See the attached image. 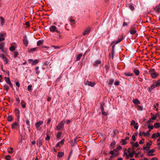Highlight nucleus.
I'll return each mask as SVG.
<instances>
[{
    "mask_svg": "<svg viewBox=\"0 0 160 160\" xmlns=\"http://www.w3.org/2000/svg\"><path fill=\"white\" fill-rule=\"evenodd\" d=\"M149 73H150L152 78H155L158 75V74L156 72L155 70L153 68L150 69Z\"/></svg>",
    "mask_w": 160,
    "mask_h": 160,
    "instance_id": "nucleus-1",
    "label": "nucleus"
},
{
    "mask_svg": "<svg viewBox=\"0 0 160 160\" xmlns=\"http://www.w3.org/2000/svg\"><path fill=\"white\" fill-rule=\"evenodd\" d=\"M65 123V121L63 120L61 121L60 123L57 126V129L58 130H60L63 127Z\"/></svg>",
    "mask_w": 160,
    "mask_h": 160,
    "instance_id": "nucleus-2",
    "label": "nucleus"
},
{
    "mask_svg": "<svg viewBox=\"0 0 160 160\" xmlns=\"http://www.w3.org/2000/svg\"><path fill=\"white\" fill-rule=\"evenodd\" d=\"M5 44L4 42H1L0 43V49L4 53L6 52V50L4 49Z\"/></svg>",
    "mask_w": 160,
    "mask_h": 160,
    "instance_id": "nucleus-3",
    "label": "nucleus"
},
{
    "mask_svg": "<svg viewBox=\"0 0 160 160\" xmlns=\"http://www.w3.org/2000/svg\"><path fill=\"white\" fill-rule=\"evenodd\" d=\"M5 79L6 82L9 84L11 87H12L13 85L11 82L10 80L8 77H5Z\"/></svg>",
    "mask_w": 160,
    "mask_h": 160,
    "instance_id": "nucleus-4",
    "label": "nucleus"
},
{
    "mask_svg": "<svg viewBox=\"0 0 160 160\" xmlns=\"http://www.w3.org/2000/svg\"><path fill=\"white\" fill-rule=\"evenodd\" d=\"M86 85H87L88 86L93 87L95 85V83L94 82H92L88 81H87L85 83Z\"/></svg>",
    "mask_w": 160,
    "mask_h": 160,
    "instance_id": "nucleus-5",
    "label": "nucleus"
},
{
    "mask_svg": "<svg viewBox=\"0 0 160 160\" xmlns=\"http://www.w3.org/2000/svg\"><path fill=\"white\" fill-rule=\"evenodd\" d=\"M19 125L18 122H15L12 125V128L13 129H15Z\"/></svg>",
    "mask_w": 160,
    "mask_h": 160,
    "instance_id": "nucleus-6",
    "label": "nucleus"
},
{
    "mask_svg": "<svg viewBox=\"0 0 160 160\" xmlns=\"http://www.w3.org/2000/svg\"><path fill=\"white\" fill-rule=\"evenodd\" d=\"M23 43L26 46H28V41L27 38L26 36H25L24 38L23 39Z\"/></svg>",
    "mask_w": 160,
    "mask_h": 160,
    "instance_id": "nucleus-7",
    "label": "nucleus"
},
{
    "mask_svg": "<svg viewBox=\"0 0 160 160\" xmlns=\"http://www.w3.org/2000/svg\"><path fill=\"white\" fill-rule=\"evenodd\" d=\"M14 112L16 116L17 117H19L20 111L19 109L17 108L15 109L14 110Z\"/></svg>",
    "mask_w": 160,
    "mask_h": 160,
    "instance_id": "nucleus-8",
    "label": "nucleus"
},
{
    "mask_svg": "<svg viewBox=\"0 0 160 160\" xmlns=\"http://www.w3.org/2000/svg\"><path fill=\"white\" fill-rule=\"evenodd\" d=\"M129 149H130V148H129L128 150V153H129V154H128V155H127L126 156V158H128L129 157L132 158L133 156V155L132 154V153L130 151H129Z\"/></svg>",
    "mask_w": 160,
    "mask_h": 160,
    "instance_id": "nucleus-9",
    "label": "nucleus"
},
{
    "mask_svg": "<svg viewBox=\"0 0 160 160\" xmlns=\"http://www.w3.org/2000/svg\"><path fill=\"white\" fill-rule=\"evenodd\" d=\"M57 28L54 26H52L50 28V30L52 32H54L56 31Z\"/></svg>",
    "mask_w": 160,
    "mask_h": 160,
    "instance_id": "nucleus-10",
    "label": "nucleus"
},
{
    "mask_svg": "<svg viewBox=\"0 0 160 160\" xmlns=\"http://www.w3.org/2000/svg\"><path fill=\"white\" fill-rule=\"evenodd\" d=\"M135 29L134 28L132 27L130 31V33L131 34H134L136 32V30L134 29Z\"/></svg>",
    "mask_w": 160,
    "mask_h": 160,
    "instance_id": "nucleus-11",
    "label": "nucleus"
},
{
    "mask_svg": "<svg viewBox=\"0 0 160 160\" xmlns=\"http://www.w3.org/2000/svg\"><path fill=\"white\" fill-rule=\"evenodd\" d=\"M132 102L135 104H140V102L137 99H134L132 100Z\"/></svg>",
    "mask_w": 160,
    "mask_h": 160,
    "instance_id": "nucleus-12",
    "label": "nucleus"
},
{
    "mask_svg": "<svg viewBox=\"0 0 160 160\" xmlns=\"http://www.w3.org/2000/svg\"><path fill=\"white\" fill-rule=\"evenodd\" d=\"M101 63V61L100 60H98L96 61L95 63L94 64V66H95L96 67H98V65L100 64Z\"/></svg>",
    "mask_w": 160,
    "mask_h": 160,
    "instance_id": "nucleus-13",
    "label": "nucleus"
},
{
    "mask_svg": "<svg viewBox=\"0 0 160 160\" xmlns=\"http://www.w3.org/2000/svg\"><path fill=\"white\" fill-rule=\"evenodd\" d=\"M0 20L1 22V25L2 26L5 22L4 18L2 17H0Z\"/></svg>",
    "mask_w": 160,
    "mask_h": 160,
    "instance_id": "nucleus-14",
    "label": "nucleus"
},
{
    "mask_svg": "<svg viewBox=\"0 0 160 160\" xmlns=\"http://www.w3.org/2000/svg\"><path fill=\"white\" fill-rule=\"evenodd\" d=\"M43 41L42 40H41V42H40V43H41V50H44V49H43L44 47L41 45V44L42 43ZM48 47H47V46L44 47V48H46V49H48Z\"/></svg>",
    "mask_w": 160,
    "mask_h": 160,
    "instance_id": "nucleus-15",
    "label": "nucleus"
},
{
    "mask_svg": "<svg viewBox=\"0 0 160 160\" xmlns=\"http://www.w3.org/2000/svg\"><path fill=\"white\" fill-rule=\"evenodd\" d=\"M90 31V29L88 28L83 33V35H85L87 34H88Z\"/></svg>",
    "mask_w": 160,
    "mask_h": 160,
    "instance_id": "nucleus-16",
    "label": "nucleus"
},
{
    "mask_svg": "<svg viewBox=\"0 0 160 160\" xmlns=\"http://www.w3.org/2000/svg\"><path fill=\"white\" fill-rule=\"evenodd\" d=\"M105 103L103 102H102L100 105V108L101 111L104 110Z\"/></svg>",
    "mask_w": 160,
    "mask_h": 160,
    "instance_id": "nucleus-17",
    "label": "nucleus"
},
{
    "mask_svg": "<svg viewBox=\"0 0 160 160\" xmlns=\"http://www.w3.org/2000/svg\"><path fill=\"white\" fill-rule=\"evenodd\" d=\"M114 81V79L112 78L110 79L109 80V82H108V84L109 85H112Z\"/></svg>",
    "mask_w": 160,
    "mask_h": 160,
    "instance_id": "nucleus-18",
    "label": "nucleus"
},
{
    "mask_svg": "<svg viewBox=\"0 0 160 160\" xmlns=\"http://www.w3.org/2000/svg\"><path fill=\"white\" fill-rule=\"evenodd\" d=\"M36 128L38 130H39V127L40 126V122H38L35 124Z\"/></svg>",
    "mask_w": 160,
    "mask_h": 160,
    "instance_id": "nucleus-19",
    "label": "nucleus"
},
{
    "mask_svg": "<svg viewBox=\"0 0 160 160\" xmlns=\"http://www.w3.org/2000/svg\"><path fill=\"white\" fill-rule=\"evenodd\" d=\"M155 86L153 85H152L151 87L149 88L148 92H151L152 90H153L155 88Z\"/></svg>",
    "mask_w": 160,
    "mask_h": 160,
    "instance_id": "nucleus-20",
    "label": "nucleus"
},
{
    "mask_svg": "<svg viewBox=\"0 0 160 160\" xmlns=\"http://www.w3.org/2000/svg\"><path fill=\"white\" fill-rule=\"evenodd\" d=\"M82 55V53L78 54L76 60L77 61L80 60Z\"/></svg>",
    "mask_w": 160,
    "mask_h": 160,
    "instance_id": "nucleus-21",
    "label": "nucleus"
},
{
    "mask_svg": "<svg viewBox=\"0 0 160 160\" xmlns=\"http://www.w3.org/2000/svg\"><path fill=\"white\" fill-rule=\"evenodd\" d=\"M133 72L136 75H138L139 74V70L136 68H135Z\"/></svg>",
    "mask_w": 160,
    "mask_h": 160,
    "instance_id": "nucleus-22",
    "label": "nucleus"
},
{
    "mask_svg": "<svg viewBox=\"0 0 160 160\" xmlns=\"http://www.w3.org/2000/svg\"><path fill=\"white\" fill-rule=\"evenodd\" d=\"M63 155L64 153L63 152H59L58 153L57 157H61L63 156Z\"/></svg>",
    "mask_w": 160,
    "mask_h": 160,
    "instance_id": "nucleus-23",
    "label": "nucleus"
},
{
    "mask_svg": "<svg viewBox=\"0 0 160 160\" xmlns=\"http://www.w3.org/2000/svg\"><path fill=\"white\" fill-rule=\"evenodd\" d=\"M21 104L22 105V107L23 108H25V107H26V103L24 102L23 100L22 101L21 103Z\"/></svg>",
    "mask_w": 160,
    "mask_h": 160,
    "instance_id": "nucleus-24",
    "label": "nucleus"
},
{
    "mask_svg": "<svg viewBox=\"0 0 160 160\" xmlns=\"http://www.w3.org/2000/svg\"><path fill=\"white\" fill-rule=\"evenodd\" d=\"M8 152L9 154L12 153L13 152V148H10L8 149Z\"/></svg>",
    "mask_w": 160,
    "mask_h": 160,
    "instance_id": "nucleus-25",
    "label": "nucleus"
},
{
    "mask_svg": "<svg viewBox=\"0 0 160 160\" xmlns=\"http://www.w3.org/2000/svg\"><path fill=\"white\" fill-rule=\"evenodd\" d=\"M13 119V118L12 116H9L8 118V120L9 122H11Z\"/></svg>",
    "mask_w": 160,
    "mask_h": 160,
    "instance_id": "nucleus-26",
    "label": "nucleus"
},
{
    "mask_svg": "<svg viewBox=\"0 0 160 160\" xmlns=\"http://www.w3.org/2000/svg\"><path fill=\"white\" fill-rule=\"evenodd\" d=\"M124 74L127 76H132L133 75L132 73H130L129 72H124Z\"/></svg>",
    "mask_w": 160,
    "mask_h": 160,
    "instance_id": "nucleus-27",
    "label": "nucleus"
},
{
    "mask_svg": "<svg viewBox=\"0 0 160 160\" xmlns=\"http://www.w3.org/2000/svg\"><path fill=\"white\" fill-rule=\"evenodd\" d=\"M15 49V48L13 46H11L9 48V49L11 52L13 51Z\"/></svg>",
    "mask_w": 160,
    "mask_h": 160,
    "instance_id": "nucleus-28",
    "label": "nucleus"
},
{
    "mask_svg": "<svg viewBox=\"0 0 160 160\" xmlns=\"http://www.w3.org/2000/svg\"><path fill=\"white\" fill-rule=\"evenodd\" d=\"M36 49H37V48H32L30 49L29 50V52H33L36 51Z\"/></svg>",
    "mask_w": 160,
    "mask_h": 160,
    "instance_id": "nucleus-29",
    "label": "nucleus"
},
{
    "mask_svg": "<svg viewBox=\"0 0 160 160\" xmlns=\"http://www.w3.org/2000/svg\"><path fill=\"white\" fill-rule=\"evenodd\" d=\"M5 158L7 160H10L11 159V156L9 155H7L5 156Z\"/></svg>",
    "mask_w": 160,
    "mask_h": 160,
    "instance_id": "nucleus-30",
    "label": "nucleus"
},
{
    "mask_svg": "<svg viewBox=\"0 0 160 160\" xmlns=\"http://www.w3.org/2000/svg\"><path fill=\"white\" fill-rule=\"evenodd\" d=\"M39 62L38 60H35L33 61L32 63V65H34L37 64Z\"/></svg>",
    "mask_w": 160,
    "mask_h": 160,
    "instance_id": "nucleus-31",
    "label": "nucleus"
},
{
    "mask_svg": "<svg viewBox=\"0 0 160 160\" xmlns=\"http://www.w3.org/2000/svg\"><path fill=\"white\" fill-rule=\"evenodd\" d=\"M122 142V145H125L127 143V142H126V140L124 139H122L121 140Z\"/></svg>",
    "mask_w": 160,
    "mask_h": 160,
    "instance_id": "nucleus-32",
    "label": "nucleus"
},
{
    "mask_svg": "<svg viewBox=\"0 0 160 160\" xmlns=\"http://www.w3.org/2000/svg\"><path fill=\"white\" fill-rule=\"evenodd\" d=\"M4 88L5 90H6L7 92L9 89V87L6 85H4Z\"/></svg>",
    "mask_w": 160,
    "mask_h": 160,
    "instance_id": "nucleus-33",
    "label": "nucleus"
},
{
    "mask_svg": "<svg viewBox=\"0 0 160 160\" xmlns=\"http://www.w3.org/2000/svg\"><path fill=\"white\" fill-rule=\"evenodd\" d=\"M123 38H119L118 41H117L116 42H115V44H117L118 43H119V42H120L121 41H122V40Z\"/></svg>",
    "mask_w": 160,
    "mask_h": 160,
    "instance_id": "nucleus-34",
    "label": "nucleus"
},
{
    "mask_svg": "<svg viewBox=\"0 0 160 160\" xmlns=\"http://www.w3.org/2000/svg\"><path fill=\"white\" fill-rule=\"evenodd\" d=\"M4 62H6V63L7 64L8 63V59L5 57L3 59H2Z\"/></svg>",
    "mask_w": 160,
    "mask_h": 160,
    "instance_id": "nucleus-35",
    "label": "nucleus"
},
{
    "mask_svg": "<svg viewBox=\"0 0 160 160\" xmlns=\"http://www.w3.org/2000/svg\"><path fill=\"white\" fill-rule=\"evenodd\" d=\"M26 124H27L28 126L27 128H30V123H29V121L28 120H27L26 122Z\"/></svg>",
    "mask_w": 160,
    "mask_h": 160,
    "instance_id": "nucleus-36",
    "label": "nucleus"
},
{
    "mask_svg": "<svg viewBox=\"0 0 160 160\" xmlns=\"http://www.w3.org/2000/svg\"><path fill=\"white\" fill-rule=\"evenodd\" d=\"M158 86H160V80L157 81L155 85V87H158Z\"/></svg>",
    "mask_w": 160,
    "mask_h": 160,
    "instance_id": "nucleus-37",
    "label": "nucleus"
},
{
    "mask_svg": "<svg viewBox=\"0 0 160 160\" xmlns=\"http://www.w3.org/2000/svg\"><path fill=\"white\" fill-rule=\"evenodd\" d=\"M154 126L156 128H158L159 127L160 124L159 123H156L154 124Z\"/></svg>",
    "mask_w": 160,
    "mask_h": 160,
    "instance_id": "nucleus-38",
    "label": "nucleus"
},
{
    "mask_svg": "<svg viewBox=\"0 0 160 160\" xmlns=\"http://www.w3.org/2000/svg\"><path fill=\"white\" fill-rule=\"evenodd\" d=\"M61 136V133L60 132H58L57 134V138H59Z\"/></svg>",
    "mask_w": 160,
    "mask_h": 160,
    "instance_id": "nucleus-39",
    "label": "nucleus"
},
{
    "mask_svg": "<svg viewBox=\"0 0 160 160\" xmlns=\"http://www.w3.org/2000/svg\"><path fill=\"white\" fill-rule=\"evenodd\" d=\"M129 8L132 11H133L134 9V7L133 5H131L129 6Z\"/></svg>",
    "mask_w": 160,
    "mask_h": 160,
    "instance_id": "nucleus-40",
    "label": "nucleus"
},
{
    "mask_svg": "<svg viewBox=\"0 0 160 160\" xmlns=\"http://www.w3.org/2000/svg\"><path fill=\"white\" fill-rule=\"evenodd\" d=\"M150 131L151 130L150 129H149L148 131L146 132L147 137H149V136L150 134L149 132H150Z\"/></svg>",
    "mask_w": 160,
    "mask_h": 160,
    "instance_id": "nucleus-41",
    "label": "nucleus"
},
{
    "mask_svg": "<svg viewBox=\"0 0 160 160\" xmlns=\"http://www.w3.org/2000/svg\"><path fill=\"white\" fill-rule=\"evenodd\" d=\"M28 91H30L32 89V86L31 85H29L28 87Z\"/></svg>",
    "mask_w": 160,
    "mask_h": 160,
    "instance_id": "nucleus-42",
    "label": "nucleus"
},
{
    "mask_svg": "<svg viewBox=\"0 0 160 160\" xmlns=\"http://www.w3.org/2000/svg\"><path fill=\"white\" fill-rule=\"evenodd\" d=\"M144 141V138H142V139L140 140L139 142V144H141L143 143V141Z\"/></svg>",
    "mask_w": 160,
    "mask_h": 160,
    "instance_id": "nucleus-43",
    "label": "nucleus"
},
{
    "mask_svg": "<svg viewBox=\"0 0 160 160\" xmlns=\"http://www.w3.org/2000/svg\"><path fill=\"white\" fill-rule=\"evenodd\" d=\"M131 125H134L135 124H138V123H135V122L134 121V120H132V121L131 122Z\"/></svg>",
    "mask_w": 160,
    "mask_h": 160,
    "instance_id": "nucleus-44",
    "label": "nucleus"
},
{
    "mask_svg": "<svg viewBox=\"0 0 160 160\" xmlns=\"http://www.w3.org/2000/svg\"><path fill=\"white\" fill-rule=\"evenodd\" d=\"M153 121L152 120L151 118H150L149 120L147 122V124H149L150 122H152Z\"/></svg>",
    "mask_w": 160,
    "mask_h": 160,
    "instance_id": "nucleus-45",
    "label": "nucleus"
},
{
    "mask_svg": "<svg viewBox=\"0 0 160 160\" xmlns=\"http://www.w3.org/2000/svg\"><path fill=\"white\" fill-rule=\"evenodd\" d=\"M18 55V53L16 52H14V57L15 58H16L17 57Z\"/></svg>",
    "mask_w": 160,
    "mask_h": 160,
    "instance_id": "nucleus-46",
    "label": "nucleus"
},
{
    "mask_svg": "<svg viewBox=\"0 0 160 160\" xmlns=\"http://www.w3.org/2000/svg\"><path fill=\"white\" fill-rule=\"evenodd\" d=\"M15 98H16V101L17 102H20V100L19 99L17 95L16 96Z\"/></svg>",
    "mask_w": 160,
    "mask_h": 160,
    "instance_id": "nucleus-47",
    "label": "nucleus"
},
{
    "mask_svg": "<svg viewBox=\"0 0 160 160\" xmlns=\"http://www.w3.org/2000/svg\"><path fill=\"white\" fill-rule=\"evenodd\" d=\"M101 112H102L103 115L106 116L107 115V113L105 112L104 111V110H103L101 111Z\"/></svg>",
    "mask_w": 160,
    "mask_h": 160,
    "instance_id": "nucleus-48",
    "label": "nucleus"
},
{
    "mask_svg": "<svg viewBox=\"0 0 160 160\" xmlns=\"http://www.w3.org/2000/svg\"><path fill=\"white\" fill-rule=\"evenodd\" d=\"M139 146L138 143V142H136L134 145V147H137Z\"/></svg>",
    "mask_w": 160,
    "mask_h": 160,
    "instance_id": "nucleus-49",
    "label": "nucleus"
},
{
    "mask_svg": "<svg viewBox=\"0 0 160 160\" xmlns=\"http://www.w3.org/2000/svg\"><path fill=\"white\" fill-rule=\"evenodd\" d=\"M70 22H73L74 23H76L75 20L74 19H73L71 18H70L69 19Z\"/></svg>",
    "mask_w": 160,
    "mask_h": 160,
    "instance_id": "nucleus-50",
    "label": "nucleus"
},
{
    "mask_svg": "<svg viewBox=\"0 0 160 160\" xmlns=\"http://www.w3.org/2000/svg\"><path fill=\"white\" fill-rule=\"evenodd\" d=\"M148 128L149 129H153V126L152 125L150 126L149 125H148Z\"/></svg>",
    "mask_w": 160,
    "mask_h": 160,
    "instance_id": "nucleus-51",
    "label": "nucleus"
},
{
    "mask_svg": "<svg viewBox=\"0 0 160 160\" xmlns=\"http://www.w3.org/2000/svg\"><path fill=\"white\" fill-rule=\"evenodd\" d=\"M115 144V142H112L111 144V146L113 148L114 147V145Z\"/></svg>",
    "mask_w": 160,
    "mask_h": 160,
    "instance_id": "nucleus-52",
    "label": "nucleus"
},
{
    "mask_svg": "<svg viewBox=\"0 0 160 160\" xmlns=\"http://www.w3.org/2000/svg\"><path fill=\"white\" fill-rule=\"evenodd\" d=\"M155 151V150L153 149H151V150L149 151L148 152V153H153Z\"/></svg>",
    "mask_w": 160,
    "mask_h": 160,
    "instance_id": "nucleus-53",
    "label": "nucleus"
},
{
    "mask_svg": "<svg viewBox=\"0 0 160 160\" xmlns=\"http://www.w3.org/2000/svg\"><path fill=\"white\" fill-rule=\"evenodd\" d=\"M122 147L120 146H119L117 148V149L118 151H119L120 150L122 149Z\"/></svg>",
    "mask_w": 160,
    "mask_h": 160,
    "instance_id": "nucleus-54",
    "label": "nucleus"
},
{
    "mask_svg": "<svg viewBox=\"0 0 160 160\" xmlns=\"http://www.w3.org/2000/svg\"><path fill=\"white\" fill-rule=\"evenodd\" d=\"M132 140L133 141H135L136 140V138L134 135H133L132 136Z\"/></svg>",
    "mask_w": 160,
    "mask_h": 160,
    "instance_id": "nucleus-55",
    "label": "nucleus"
},
{
    "mask_svg": "<svg viewBox=\"0 0 160 160\" xmlns=\"http://www.w3.org/2000/svg\"><path fill=\"white\" fill-rule=\"evenodd\" d=\"M119 82L118 81H117L115 82L114 83V85L116 86H118L119 85Z\"/></svg>",
    "mask_w": 160,
    "mask_h": 160,
    "instance_id": "nucleus-56",
    "label": "nucleus"
},
{
    "mask_svg": "<svg viewBox=\"0 0 160 160\" xmlns=\"http://www.w3.org/2000/svg\"><path fill=\"white\" fill-rule=\"evenodd\" d=\"M147 155L149 156H153L154 154L153 153H148H148H147Z\"/></svg>",
    "mask_w": 160,
    "mask_h": 160,
    "instance_id": "nucleus-57",
    "label": "nucleus"
},
{
    "mask_svg": "<svg viewBox=\"0 0 160 160\" xmlns=\"http://www.w3.org/2000/svg\"><path fill=\"white\" fill-rule=\"evenodd\" d=\"M156 137V134L155 133H153L152 135V138H154Z\"/></svg>",
    "mask_w": 160,
    "mask_h": 160,
    "instance_id": "nucleus-58",
    "label": "nucleus"
},
{
    "mask_svg": "<svg viewBox=\"0 0 160 160\" xmlns=\"http://www.w3.org/2000/svg\"><path fill=\"white\" fill-rule=\"evenodd\" d=\"M138 108L139 110H140L141 111L142 110V106H138Z\"/></svg>",
    "mask_w": 160,
    "mask_h": 160,
    "instance_id": "nucleus-59",
    "label": "nucleus"
},
{
    "mask_svg": "<svg viewBox=\"0 0 160 160\" xmlns=\"http://www.w3.org/2000/svg\"><path fill=\"white\" fill-rule=\"evenodd\" d=\"M0 57L2 58V59H3L5 57L2 54H0Z\"/></svg>",
    "mask_w": 160,
    "mask_h": 160,
    "instance_id": "nucleus-60",
    "label": "nucleus"
},
{
    "mask_svg": "<svg viewBox=\"0 0 160 160\" xmlns=\"http://www.w3.org/2000/svg\"><path fill=\"white\" fill-rule=\"evenodd\" d=\"M160 7L158 6V7H157L156 9V11L158 12H159L160 11Z\"/></svg>",
    "mask_w": 160,
    "mask_h": 160,
    "instance_id": "nucleus-61",
    "label": "nucleus"
},
{
    "mask_svg": "<svg viewBox=\"0 0 160 160\" xmlns=\"http://www.w3.org/2000/svg\"><path fill=\"white\" fill-rule=\"evenodd\" d=\"M50 138V136H49V135H47V137L45 139L46 140H48Z\"/></svg>",
    "mask_w": 160,
    "mask_h": 160,
    "instance_id": "nucleus-62",
    "label": "nucleus"
},
{
    "mask_svg": "<svg viewBox=\"0 0 160 160\" xmlns=\"http://www.w3.org/2000/svg\"><path fill=\"white\" fill-rule=\"evenodd\" d=\"M16 85L18 87H20V84H19V82H16Z\"/></svg>",
    "mask_w": 160,
    "mask_h": 160,
    "instance_id": "nucleus-63",
    "label": "nucleus"
},
{
    "mask_svg": "<svg viewBox=\"0 0 160 160\" xmlns=\"http://www.w3.org/2000/svg\"><path fill=\"white\" fill-rule=\"evenodd\" d=\"M49 63V62L48 61H46L44 62V64L45 65H48Z\"/></svg>",
    "mask_w": 160,
    "mask_h": 160,
    "instance_id": "nucleus-64",
    "label": "nucleus"
}]
</instances>
